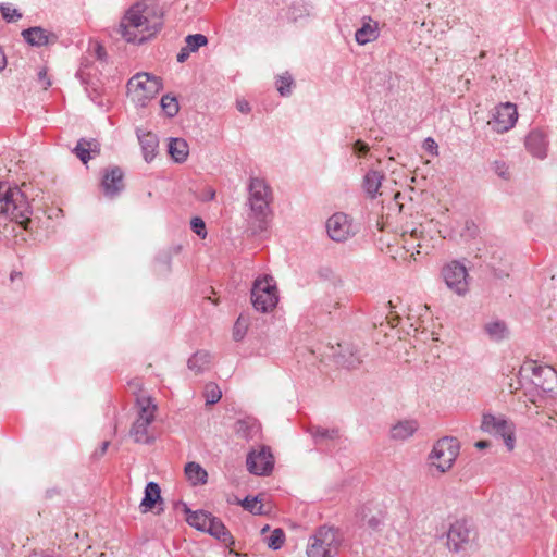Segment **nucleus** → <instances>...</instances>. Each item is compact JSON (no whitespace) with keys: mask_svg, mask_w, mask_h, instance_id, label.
Segmentation results:
<instances>
[{"mask_svg":"<svg viewBox=\"0 0 557 557\" xmlns=\"http://www.w3.org/2000/svg\"><path fill=\"white\" fill-rule=\"evenodd\" d=\"M163 26V13L153 2L132 5L120 22L116 33L131 44H143L151 39Z\"/></svg>","mask_w":557,"mask_h":557,"instance_id":"1","label":"nucleus"},{"mask_svg":"<svg viewBox=\"0 0 557 557\" xmlns=\"http://www.w3.org/2000/svg\"><path fill=\"white\" fill-rule=\"evenodd\" d=\"M30 213V203L21 188L0 182V214L27 228Z\"/></svg>","mask_w":557,"mask_h":557,"instance_id":"2","label":"nucleus"},{"mask_svg":"<svg viewBox=\"0 0 557 557\" xmlns=\"http://www.w3.org/2000/svg\"><path fill=\"white\" fill-rule=\"evenodd\" d=\"M248 218L258 223L260 231L264 230L268 216L271 213L270 203L273 199L271 187L260 177H250L248 184Z\"/></svg>","mask_w":557,"mask_h":557,"instance_id":"3","label":"nucleus"},{"mask_svg":"<svg viewBox=\"0 0 557 557\" xmlns=\"http://www.w3.org/2000/svg\"><path fill=\"white\" fill-rule=\"evenodd\" d=\"M160 77L146 72L137 73L127 82V95L137 106L146 107L161 91Z\"/></svg>","mask_w":557,"mask_h":557,"instance_id":"4","label":"nucleus"},{"mask_svg":"<svg viewBox=\"0 0 557 557\" xmlns=\"http://www.w3.org/2000/svg\"><path fill=\"white\" fill-rule=\"evenodd\" d=\"M339 546L338 532L334 528L321 527L309 539L308 557H334Z\"/></svg>","mask_w":557,"mask_h":557,"instance_id":"5","label":"nucleus"},{"mask_svg":"<svg viewBox=\"0 0 557 557\" xmlns=\"http://www.w3.org/2000/svg\"><path fill=\"white\" fill-rule=\"evenodd\" d=\"M251 301L257 311L269 312L278 301L276 284L272 276L258 277L251 288Z\"/></svg>","mask_w":557,"mask_h":557,"instance_id":"6","label":"nucleus"},{"mask_svg":"<svg viewBox=\"0 0 557 557\" xmlns=\"http://www.w3.org/2000/svg\"><path fill=\"white\" fill-rule=\"evenodd\" d=\"M460 450L459 441L456 437L445 436L440 438L430 453L431 465L441 473L448 471L456 461Z\"/></svg>","mask_w":557,"mask_h":557,"instance_id":"7","label":"nucleus"},{"mask_svg":"<svg viewBox=\"0 0 557 557\" xmlns=\"http://www.w3.org/2000/svg\"><path fill=\"white\" fill-rule=\"evenodd\" d=\"M481 429L487 433L500 435L504 438L508 450L515 447V429L504 417H496L492 413H484L482 417Z\"/></svg>","mask_w":557,"mask_h":557,"instance_id":"8","label":"nucleus"},{"mask_svg":"<svg viewBox=\"0 0 557 557\" xmlns=\"http://www.w3.org/2000/svg\"><path fill=\"white\" fill-rule=\"evenodd\" d=\"M442 275L447 287L457 295H465L469 290L468 272L462 263L453 261L444 265Z\"/></svg>","mask_w":557,"mask_h":557,"instance_id":"9","label":"nucleus"},{"mask_svg":"<svg viewBox=\"0 0 557 557\" xmlns=\"http://www.w3.org/2000/svg\"><path fill=\"white\" fill-rule=\"evenodd\" d=\"M472 539V530L466 520H456L447 531V547L450 552L460 553L468 549Z\"/></svg>","mask_w":557,"mask_h":557,"instance_id":"10","label":"nucleus"},{"mask_svg":"<svg viewBox=\"0 0 557 557\" xmlns=\"http://www.w3.org/2000/svg\"><path fill=\"white\" fill-rule=\"evenodd\" d=\"M247 469L256 475L269 474L274 466L273 455L269 447L262 446L259 450L248 454L246 460Z\"/></svg>","mask_w":557,"mask_h":557,"instance_id":"11","label":"nucleus"},{"mask_svg":"<svg viewBox=\"0 0 557 557\" xmlns=\"http://www.w3.org/2000/svg\"><path fill=\"white\" fill-rule=\"evenodd\" d=\"M531 382L543 393H554L557 388V372L549 366L531 364Z\"/></svg>","mask_w":557,"mask_h":557,"instance_id":"12","label":"nucleus"},{"mask_svg":"<svg viewBox=\"0 0 557 557\" xmlns=\"http://www.w3.org/2000/svg\"><path fill=\"white\" fill-rule=\"evenodd\" d=\"M518 112L513 103H500L495 109L493 120L490 124L497 133H504L512 128L517 122Z\"/></svg>","mask_w":557,"mask_h":557,"instance_id":"13","label":"nucleus"},{"mask_svg":"<svg viewBox=\"0 0 557 557\" xmlns=\"http://www.w3.org/2000/svg\"><path fill=\"white\" fill-rule=\"evenodd\" d=\"M329 236L335 242H344L355 234L351 221L345 213H335L326 222Z\"/></svg>","mask_w":557,"mask_h":557,"instance_id":"14","label":"nucleus"},{"mask_svg":"<svg viewBox=\"0 0 557 557\" xmlns=\"http://www.w3.org/2000/svg\"><path fill=\"white\" fill-rule=\"evenodd\" d=\"M101 187L103 194L113 198L124 189V173L119 166L107 170L103 174Z\"/></svg>","mask_w":557,"mask_h":557,"instance_id":"15","label":"nucleus"},{"mask_svg":"<svg viewBox=\"0 0 557 557\" xmlns=\"http://www.w3.org/2000/svg\"><path fill=\"white\" fill-rule=\"evenodd\" d=\"M525 147L533 157L544 159L547 151V140L544 133L539 129L531 131L525 138Z\"/></svg>","mask_w":557,"mask_h":557,"instance_id":"16","label":"nucleus"},{"mask_svg":"<svg viewBox=\"0 0 557 557\" xmlns=\"http://www.w3.org/2000/svg\"><path fill=\"white\" fill-rule=\"evenodd\" d=\"M137 137L141 147V152L146 162H151L159 148V139L152 132H141L137 129Z\"/></svg>","mask_w":557,"mask_h":557,"instance_id":"17","label":"nucleus"},{"mask_svg":"<svg viewBox=\"0 0 557 557\" xmlns=\"http://www.w3.org/2000/svg\"><path fill=\"white\" fill-rule=\"evenodd\" d=\"M161 490L158 483L149 482L145 487V495L139 505L141 513L151 511L157 505H162Z\"/></svg>","mask_w":557,"mask_h":557,"instance_id":"18","label":"nucleus"},{"mask_svg":"<svg viewBox=\"0 0 557 557\" xmlns=\"http://www.w3.org/2000/svg\"><path fill=\"white\" fill-rule=\"evenodd\" d=\"M22 36L30 46H46L57 41V36L41 27H30L22 32Z\"/></svg>","mask_w":557,"mask_h":557,"instance_id":"19","label":"nucleus"},{"mask_svg":"<svg viewBox=\"0 0 557 557\" xmlns=\"http://www.w3.org/2000/svg\"><path fill=\"white\" fill-rule=\"evenodd\" d=\"M73 152L86 164L94 156L100 153V144L96 139L81 138L73 149Z\"/></svg>","mask_w":557,"mask_h":557,"instance_id":"20","label":"nucleus"},{"mask_svg":"<svg viewBox=\"0 0 557 557\" xmlns=\"http://www.w3.org/2000/svg\"><path fill=\"white\" fill-rule=\"evenodd\" d=\"M181 505L186 513V522L196 530L205 532L213 515L205 510L193 511L185 503Z\"/></svg>","mask_w":557,"mask_h":557,"instance_id":"21","label":"nucleus"},{"mask_svg":"<svg viewBox=\"0 0 557 557\" xmlns=\"http://www.w3.org/2000/svg\"><path fill=\"white\" fill-rule=\"evenodd\" d=\"M137 417L146 421L153 422L158 410L157 404L149 395H137L136 399Z\"/></svg>","mask_w":557,"mask_h":557,"instance_id":"22","label":"nucleus"},{"mask_svg":"<svg viewBox=\"0 0 557 557\" xmlns=\"http://www.w3.org/2000/svg\"><path fill=\"white\" fill-rule=\"evenodd\" d=\"M205 532L209 533L211 536L215 537L227 547L234 544L232 534L225 528L224 523L214 516L211 517Z\"/></svg>","mask_w":557,"mask_h":557,"instance_id":"23","label":"nucleus"},{"mask_svg":"<svg viewBox=\"0 0 557 557\" xmlns=\"http://www.w3.org/2000/svg\"><path fill=\"white\" fill-rule=\"evenodd\" d=\"M152 422L136 418L134 421L129 435L136 443L150 444L154 441V436L150 434L149 426Z\"/></svg>","mask_w":557,"mask_h":557,"instance_id":"24","label":"nucleus"},{"mask_svg":"<svg viewBox=\"0 0 557 557\" xmlns=\"http://www.w3.org/2000/svg\"><path fill=\"white\" fill-rule=\"evenodd\" d=\"M212 356L207 350L196 351L187 361V367L196 375L209 370Z\"/></svg>","mask_w":557,"mask_h":557,"instance_id":"25","label":"nucleus"},{"mask_svg":"<svg viewBox=\"0 0 557 557\" xmlns=\"http://www.w3.org/2000/svg\"><path fill=\"white\" fill-rule=\"evenodd\" d=\"M380 35L377 22H373L371 18L364 22L363 25L356 30L355 38L359 45H366L370 41L375 40Z\"/></svg>","mask_w":557,"mask_h":557,"instance_id":"26","label":"nucleus"},{"mask_svg":"<svg viewBox=\"0 0 557 557\" xmlns=\"http://www.w3.org/2000/svg\"><path fill=\"white\" fill-rule=\"evenodd\" d=\"M168 151L176 163H183L188 158L189 146L183 138H171L168 146Z\"/></svg>","mask_w":557,"mask_h":557,"instance_id":"27","label":"nucleus"},{"mask_svg":"<svg viewBox=\"0 0 557 557\" xmlns=\"http://www.w3.org/2000/svg\"><path fill=\"white\" fill-rule=\"evenodd\" d=\"M185 475L191 485H203L208 481L207 471L195 461H190L185 466Z\"/></svg>","mask_w":557,"mask_h":557,"instance_id":"28","label":"nucleus"},{"mask_svg":"<svg viewBox=\"0 0 557 557\" xmlns=\"http://www.w3.org/2000/svg\"><path fill=\"white\" fill-rule=\"evenodd\" d=\"M382 181L383 175L379 171H369L364 175L362 187L369 198L374 199L377 196Z\"/></svg>","mask_w":557,"mask_h":557,"instance_id":"29","label":"nucleus"},{"mask_svg":"<svg viewBox=\"0 0 557 557\" xmlns=\"http://www.w3.org/2000/svg\"><path fill=\"white\" fill-rule=\"evenodd\" d=\"M418 425L414 421H401L394 425L391 430V437L397 441H405L412 436Z\"/></svg>","mask_w":557,"mask_h":557,"instance_id":"30","label":"nucleus"},{"mask_svg":"<svg viewBox=\"0 0 557 557\" xmlns=\"http://www.w3.org/2000/svg\"><path fill=\"white\" fill-rule=\"evenodd\" d=\"M484 329L493 341H500L507 335V326L504 322L500 321L490 322L485 324Z\"/></svg>","mask_w":557,"mask_h":557,"instance_id":"31","label":"nucleus"},{"mask_svg":"<svg viewBox=\"0 0 557 557\" xmlns=\"http://www.w3.org/2000/svg\"><path fill=\"white\" fill-rule=\"evenodd\" d=\"M161 108L169 117L175 116L180 110L177 99L171 95H164L161 98Z\"/></svg>","mask_w":557,"mask_h":557,"instance_id":"32","label":"nucleus"},{"mask_svg":"<svg viewBox=\"0 0 557 557\" xmlns=\"http://www.w3.org/2000/svg\"><path fill=\"white\" fill-rule=\"evenodd\" d=\"M362 521L372 531H377L381 523V512L377 516L371 513V509L366 507L362 509Z\"/></svg>","mask_w":557,"mask_h":557,"instance_id":"33","label":"nucleus"},{"mask_svg":"<svg viewBox=\"0 0 557 557\" xmlns=\"http://www.w3.org/2000/svg\"><path fill=\"white\" fill-rule=\"evenodd\" d=\"M185 42H186V47L188 48V50H190L191 52H195L200 47L206 46L208 44V39L202 34H194V35H188L185 38Z\"/></svg>","mask_w":557,"mask_h":557,"instance_id":"34","label":"nucleus"},{"mask_svg":"<svg viewBox=\"0 0 557 557\" xmlns=\"http://www.w3.org/2000/svg\"><path fill=\"white\" fill-rule=\"evenodd\" d=\"M265 541L270 548L274 550L280 549L285 542V533L282 529H275Z\"/></svg>","mask_w":557,"mask_h":557,"instance_id":"35","label":"nucleus"},{"mask_svg":"<svg viewBox=\"0 0 557 557\" xmlns=\"http://www.w3.org/2000/svg\"><path fill=\"white\" fill-rule=\"evenodd\" d=\"M205 396H206L207 404L213 405V404H216L221 399L222 392L216 384L210 383V384L206 385Z\"/></svg>","mask_w":557,"mask_h":557,"instance_id":"36","label":"nucleus"},{"mask_svg":"<svg viewBox=\"0 0 557 557\" xmlns=\"http://www.w3.org/2000/svg\"><path fill=\"white\" fill-rule=\"evenodd\" d=\"M242 506L244 507V509L250 511L253 515H262L263 513V510H262L263 506L259 505L258 497H249V496H247L242 502Z\"/></svg>","mask_w":557,"mask_h":557,"instance_id":"37","label":"nucleus"},{"mask_svg":"<svg viewBox=\"0 0 557 557\" xmlns=\"http://www.w3.org/2000/svg\"><path fill=\"white\" fill-rule=\"evenodd\" d=\"M247 327H248L247 319H245L243 315H239L237 321L235 322V325L233 329L234 339L235 341L243 339L247 332Z\"/></svg>","mask_w":557,"mask_h":557,"instance_id":"38","label":"nucleus"},{"mask_svg":"<svg viewBox=\"0 0 557 557\" xmlns=\"http://www.w3.org/2000/svg\"><path fill=\"white\" fill-rule=\"evenodd\" d=\"M293 84V78L290 75L281 76L277 81V90L282 96H287L290 94V87Z\"/></svg>","mask_w":557,"mask_h":557,"instance_id":"39","label":"nucleus"},{"mask_svg":"<svg viewBox=\"0 0 557 557\" xmlns=\"http://www.w3.org/2000/svg\"><path fill=\"white\" fill-rule=\"evenodd\" d=\"M0 11H1L2 17L7 22H12L22 16L21 13H18V11L16 9L11 8L10 5H1Z\"/></svg>","mask_w":557,"mask_h":557,"instance_id":"40","label":"nucleus"},{"mask_svg":"<svg viewBox=\"0 0 557 557\" xmlns=\"http://www.w3.org/2000/svg\"><path fill=\"white\" fill-rule=\"evenodd\" d=\"M191 230L200 237L205 238L207 235L206 224L200 218H193L190 222Z\"/></svg>","mask_w":557,"mask_h":557,"instance_id":"41","label":"nucleus"},{"mask_svg":"<svg viewBox=\"0 0 557 557\" xmlns=\"http://www.w3.org/2000/svg\"><path fill=\"white\" fill-rule=\"evenodd\" d=\"M339 435V431L337 429H332V430H329V429H323V428H317V430L314 431V436L317 438H336L338 437Z\"/></svg>","mask_w":557,"mask_h":557,"instance_id":"42","label":"nucleus"},{"mask_svg":"<svg viewBox=\"0 0 557 557\" xmlns=\"http://www.w3.org/2000/svg\"><path fill=\"white\" fill-rule=\"evenodd\" d=\"M343 367H346L348 369L356 368L360 363V359L358 356H355L354 354L350 355L348 359L345 358V356H339V359L337 361Z\"/></svg>","mask_w":557,"mask_h":557,"instance_id":"43","label":"nucleus"},{"mask_svg":"<svg viewBox=\"0 0 557 557\" xmlns=\"http://www.w3.org/2000/svg\"><path fill=\"white\" fill-rule=\"evenodd\" d=\"M157 267L159 272H169L171 269V257L169 253L160 256L157 259Z\"/></svg>","mask_w":557,"mask_h":557,"instance_id":"44","label":"nucleus"},{"mask_svg":"<svg viewBox=\"0 0 557 557\" xmlns=\"http://www.w3.org/2000/svg\"><path fill=\"white\" fill-rule=\"evenodd\" d=\"M494 170H495L496 174L499 177H502L504 180H508L509 178L508 165L505 162L495 161L494 162Z\"/></svg>","mask_w":557,"mask_h":557,"instance_id":"45","label":"nucleus"},{"mask_svg":"<svg viewBox=\"0 0 557 557\" xmlns=\"http://www.w3.org/2000/svg\"><path fill=\"white\" fill-rule=\"evenodd\" d=\"M128 386L132 389L133 394L137 398V395H147L143 388V383L139 379H134L128 382Z\"/></svg>","mask_w":557,"mask_h":557,"instance_id":"46","label":"nucleus"},{"mask_svg":"<svg viewBox=\"0 0 557 557\" xmlns=\"http://www.w3.org/2000/svg\"><path fill=\"white\" fill-rule=\"evenodd\" d=\"M369 150V146L361 141V140H357L355 144H354V152L357 153L359 157L366 154Z\"/></svg>","mask_w":557,"mask_h":557,"instance_id":"47","label":"nucleus"},{"mask_svg":"<svg viewBox=\"0 0 557 557\" xmlns=\"http://www.w3.org/2000/svg\"><path fill=\"white\" fill-rule=\"evenodd\" d=\"M424 149L431 154H437V144L431 137L426 138L423 144Z\"/></svg>","mask_w":557,"mask_h":557,"instance_id":"48","label":"nucleus"},{"mask_svg":"<svg viewBox=\"0 0 557 557\" xmlns=\"http://www.w3.org/2000/svg\"><path fill=\"white\" fill-rule=\"evenodd\" d=\"M214 197H215V190H214L212 187H207V188L203 190V193H202V195H201L200 199H201L202 201H209V200H213V199H214Z\"/></svg>","mask_w":557,"mask_h":557,"instance_id":"49","label":"nucleus"},{"mask_svg":"<svg viewBox=\"0 0 557 557\" xmlns=\"http://www.w3.org/2000/svg\"><path fill=\"white\" fill-rule=\"evenodd\" d=\"M190 53H191V51H190V50H188V48H187L186 46H185V47H183V48L180 50V52L177 53V57H176L177 62H180V63H184V62L188 59V57H189V54H190Z\"/></svg>","mask_w":557,"mask_h":557,"instance_id":"50","label":"nucleus"},{"mask_svg":"<svg viewBox=\"0 0 557 557\" xmlns=\"http://www.w3.org/2000/svg\"><path fill=\"white\" fill-rule=\"evenodd\" d=\"M38 78L40 82H42L44 89H47L51 86V82L47 78V71L45 69L38 72Z\"/></svg>","mask_w":557,"mask_h":557,"instance_id":"51","label":"nucleus"},{"mask_svg":"<svg viewBox=\"0 0 557 557\" xmlns=\"http://www.w3.org/2000/svg\"><path fill=\"white\" fill-rule=\"evenodd\" d=\"M237 110L242 113H249L251 108L246 100H238L236 103Z\"/></svg>","mask_w":557,"mask_h":557,"instance_id":"52","label":"nucleus"},{"mask_svg":"<svg viewBox=\"0 0 557 557\" xmlns=\"http://www.w3.org/2000/svg\"><path fill=\"white\" fill-rule=\"evenodd\" d=\"M466 231L468 232L469 236L474 237L479 233L478 226L473 222H466Z\"/></svg>","mask_w":557,"mask_h":557,"instance_id":"53","label":"nucleus"},{"mask_svg":"<svg viewBox=\"0 0 557 557\" xmlns=\"http://www.w3.org/2000/svg\"><path fill=\"white\" fill-rule=\"evenodd\" d=\"M109 445H110V442H109V441H104V442L101 444L100 448H99V449H97V450L94 453V457H95V458H100V457H102V456L106 454V451H107V449H108Z\"/></svg>","mask_w":557,"mask_h":557,"instance_id":"54","label":"nucleus"},{"mask_svg":"<svg viewBox=\"0 0 557 557\" xmlns=\"http://www.w3.org/2000/svg\"><path fill=\"white\" fill-rule=\"evenodd\" d=\"M385 320L392 327H394L399 320V315H397V314L394 315L393 311H389L388 314H385Z\"/></svg>","mask_w":557,"mask_h":557,"instance_id":"55","label":"nucleus"},{"mask_svg":"<svg viewBox=\"0 0 557 557\" xmlns=\"http://www.w3.org/2000/svg\"><path fill=\"white\" fill-rule=\"evenodd\" d=\"M7 66V57L2 50V48L0 47V72L2 70H4Z\"/></svg>","mask_w":557,"mask_h":557,"instance_id":"56","label":"nucleus"},{"mask_svg":"<svg viewBox=\"0 0 557 557\" xmlns=\"http://www.w3.org/2000/svg\"><path fill=\"white\" fill-rule=\"evenodd\" d=\"M491 446V443L488 441H479L475 443V447L479 449L487 448Z\"/></svg>","mask_w":557,"mask_h":557,"instance_id":"57","label":"nucleus"},{"mask_svg":"<svg viewBox=\"0 0 557 557\" xmlns=\"http://www.w3.org/2000/svg\"><path fill=\"white\" fill-rule=\"evenodd\" d=\"M29 557H52V556L44 554V553H39V552H34L33 554L29 555Z\"/></svg>","mask_w":557,"mask_h":557,"instance_id":"58","label":"nucleus"},{"mask_svg":"<svg viewBox=\"0 0 557 557\" xmlns=\"http://www.w3.org/2000/svg\"><path fill=\"white\" fill-rule=\"evenodd\" d=\"M106 54L103 47L98 46L97 48V55L99 59H101Z\"/></svg>","mask_w":557,"mask_h":557,"instance_id":"59","label":"nucleus"},{"mask_svg":"<svg viewBox=\"0 0 557 557\" xmlns=\"http://www.w3.org/2000/svg\"><path fill=\"white\" fill-rule=\"evenodd\" d=\"M244 426H245V422L238 421L236 424V432L239 433Z\"/></svg>","mask_w":557,"mask_h":557,"instance_id":"60","label":"nucleus"},{"mask_svg":"<svg viewBox=\"0 0 557 557\" xmlns=\"http://www.w3.org/2000/svg\"><path fill=\"white\" fill-rule=\"evenodd\" d=\"M379 231H383V221H377L376 223Z\"/></svg>","mask_w":557,"mask_h":557,"instance_id":"61","label":"nucleus"},{"mask_svg":"<svg viewBox=\"0 0 557 557\" xmlns=\"http://www.w3.org/2000/svg\"><path fill=\"white\" fill-rule=\"evenodd\" d=\"M268 530H269V527H268V525H265V527L261 530V532H262V533H264V532H265V531H268Z\"/></svg>","mask_w":557,"mask_h":557,"instance_id":"62","label":"nucleus"}]
</instances>
